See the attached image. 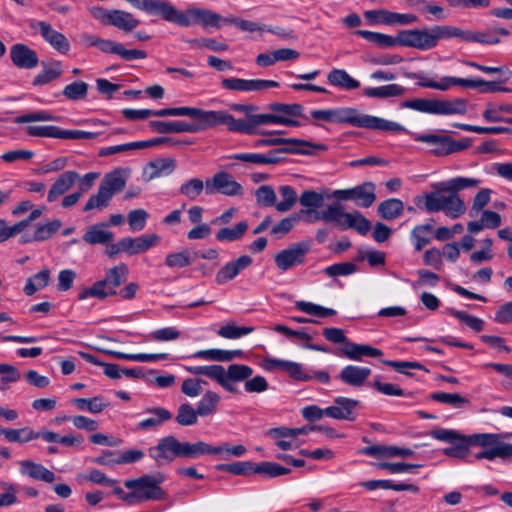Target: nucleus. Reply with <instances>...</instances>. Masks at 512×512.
Instances as JSON below:
<instances>
[{
  "label": "nucleus",
  "mask_w": 512,
  "mask_h": 512,
  "mask_svg": "<svg viewBox=\"0 0 512 512\" xmlns=\"http://www.w3.org/2000/svg\"><path fill=\"white\" fill-rule=\"evenodd\" d=\"M98 48L103 53L116 54L126 61L145 59L147 57V53L144 50L126 49L121 43H117L113 40L101 38Z\"/></svg>",
  "instance_id": "obj_24"
},
{
  "label": "nucleus",
  "mask_w": 512,
  "mask_h": 512,
  "mask_svg": "<svg viewBox=\"0 0 512 512\" xmlns=\"http://www.w3.org/2000/svg\"><path fill=\"white\" fill-rule=\"evenodd\" d=\"M50 270L48 268L42 269L40 272L28 278L24 292L26 295L31 296L38 290L45 288L49 284Z\"/></svg>",
  "instance_id": "obj_46"
},
{
  "label": "nucleus",
  "mask_w": 512,
  "mask_h": 512,
  "mask_svg": "<svg viewBox=\"0 0 512 512\" xmlns=\"http://www.w3.org/2000/svg\"><path fill=\"white\" fill-rule=\"evenodd\" d=\"M10 59L14 66L20 69H34L39 64L36 51L23 43H16L11 46Z\"/></svg>",
  "instance_id": "obj_17"
},
{
  "label": "nucleus",
  "mask_w": 512,
  "mask_h": 512,
  "mask_svg": "<svg viewBox=\"0 0 512 512\" xmlns=\"http://www.w3.org/2000/svg\"><path fill=\"white\" fill-rule=\"evenodd\" d=\"M220 403V396L213 391H206L201 400L197 403V412L199 416L205 417L212 415L216 412L217 407Z\"/></svg>",
  "instance_id": "obj_41"
},
{
  "label": "nucleus",
  "mask_w": 512,
  "mask_h": 512,
  "mask_svg": "<svg viewBox=\"0 0 512 512\" xmlns=\"http://www.w3.org/2000/svg\"><path fill=\"white\" fill-rule=\"evenodd\" d=\"M334 404L326 408V416L337 420L354 421L356 419L358 400L340 396L334 399Z\"/></svg>",
  "instance_id": "obj_19"
},
{
  "label": "nucleus",
  "mask_w": 512,
  "mask_h": 512,
  "mask_svg": "<svg viewBox=\"0 0 512 512\" xmlns=\"http://www.w3.org/2000/svg\"><path fill=\"white\" fill-rule=\"evenodd\" d=\"M19 466L22 475H26L34 480L52 483L56 478L52 471L32 460H22L19 462Z\"/></svg>",
  "instance_id": "obj_27"
},
{
  "label": "nucleus",
  "mask_w": 512,
  "mask_h": 512,
  "mask_svg": "<svg viewBox=\"0 0 512 512\" xmlns=\"http://www.w3.org/2000/svg\"><path fill=\"white\" fill-rule=\"evenodd\" d=\"M174 116H187L197 120V123L193 124L196 132L219 125H225L231 132L238 133L240 129L238 127V119L224 110L214 111L194 107H174Z\"/></svg>",
  "instance_id": "obj_3"
},
{
  "label": "nucleus",
  "mask_w": 512,
  "mask_h": 512,
  "mask_svg": "<svg viewBox=\"0 0 512 512\" xmlns=\"http://www.w3.org/2000/svg\"><path fill=\"white\" fill-rule=\"evenodd\" d=\"M445 192H435L426 193L424 195V206L423 208L427 212H438L442 211L444 208V203L447 195H444Z\"/></svg>",
  "instance_id": "obj_62"
},
{
  "label": "nucleus",
  "mask_w": 512,
  "mask_h": 512,
  "mask_svg": "<svg viewBox=\"0 0 512 512\" xmlns=\"http://www.w3.org/2000/svg\"><path fill=\"white\" fill-rule=\"evenodd\" d=\"M327 80L332 86L348 91L360 87V82L350 76L344 69H332L327 75Z\"/></svg>",
  "instance_id": "obj_34"
},
{
  "label": "nucleus",
  "mask_w": 512,
  "mask_h": 512,
  "mask_svg": "<svg viewBox=\"0 0 512 512\" xmlns=\"http://www.w3.org/2000/svg\"><path fill=\"white\" fill-rule=\"evenodd\" d=\"M204 190L205 182L199 178H192L180 186L179 193L189 200H195L202 194Z\"/></svg>",
  "instance_id": "obj_54"
},
{
  "label": "nucleus",
  "mask_w": 512,
  "mask_h": 512,
  "mask_svg": "<svg viewBox=\"0 0 512 512\" xmlns=\"http://www.w3.org/2000/svg\"><path fill=\"white\" fill-rule=\"evenodd\" d=\"M405 93V88L399 84H388L380 87H366L363 89V95L369 98H389L401 96Z\"/></svg>",
  "instance_id": "obj_38"
},
{
  "label": "nucleus",
  "mask_w": 512,
  "mask_h": 512,
  "mask_svg": "<svg viewBox=\"0 0 512 512\" xmlns=\"http://www.w3.org/2000/svg\"><path fill=\"white\" fill-rule=\"evenodd\" d=\"M222 88L238 92H262L270 88H278L279 82L266 79L224 78Z\"/></svg>",
  "instance_id": "obj_11"
},
{
  "label": "nucleus",
  "mask_w": 512,
  "mask_h": 512,
  "mask_svg": "<svg viewBox=\"0 0 512 512\" xmlns=\"http://www.w3.org/2000/svg\"><path fill=\"white\" fill-rule=\"evenodd\" d=\"M311 116L315 120L349 124L358 128L392 132L406 131V129L399 123L364 114L359 110L350 107L327 110H312Z\"/></svg>",
  "instance_id": "obj_1"
},
{
  "label": "nucleus",
  "mask_w": 512,
  "mask_h": 512,
  "mask_svg": "<svg viewBox=\"0 0 512 512\" xmlns=\"http://www.w3.org/2000/svg\"><path fill=\"white\" fill-rule=\"evenodd\" d=\"M221 380H218V384L226 391L231 393H237V388L233 385V382H242L250 378L253 374V369L245 364H231L225 369L222 366Z\"/></svg>",
  "instance_id": "obj_15"
},
{
  "label": "nucleus",
  "mask_w": 512,
  "mask_h": 512,
  "mask_svg": "<svg viewBox=\"0 0 512 512\" xmlns=\"http://www.w3.org/2000/svg\"><path fill=\"white\" fill-rule=\"evenodd\" d=\"M308 246L305 243H295L290 247L281 250L275 255L274 261L277 268L287 271L305 262Z\"/></svg>",
  "instance_id": "obj_13"
},
{
  "label": "nucleus",
  "mask_w": 512,
  "mask_h": 512,
  "mask_svg": "<svg viewBox=\"0 0 512 512\" xmlns=\"http://www.w3.org/2000/svg\"><path fill=\"white\" fill-rule=\"evenodd\" d=\"M431 399L454 408H461L469 404V400L458 393L436 392L431 395Z\"/></svg>",
  "instance_id": "obj_58"
},
{
  "label": "nucleus",
  "mask_w": 512,
  "mask_h": 512,
  "mask_svg": "<svg viewBox=\"0 0 512 512\" xmlns=\"http://www.w3.org/2000/svg\"><path fill=\"white\" fill-rule=\"evenodd\" d=\"M128 272L129 270L127 265L121 263L113 268H110L106 272V277L105 279H103V281H105V284L107 285V287H109L110 290H115L123 282L126 281Z\"/></svg>",
  "instance_id": "obj_43"
},
{
  "label": "nucleus",
  "mask_w": 512,
  "mask_h": 512,
  "mask_svg": "<svg viewBox=\"0 0 512 512\" xmlns=\"http://www.w3.org/2000/svg\"><path fill=\"white\" fill-rule=\"evenodd\" d=\"M175 168V162L168 158H159L151 161L145 167V174L148 175V179L158 178L164 175L170 174Z\"/></svg>",
  "instance_id": "obj_36"
},
{
  "label": "nucleus",
  "mask_w": 512,
  "mask_h": 512,
  "mask_svg": "<svg viewBox=\"0 0 512 512\" xmlns=\"http://www.w3.org/2000/svg\"><path fill=\"white\" fill-rule=\"evenodd\" d=\"M92 15L104 25H111L119 30L129 32L135 29L140 21L132 13L119 9L95 8Z\"/></svg>",
  "instance_id": "obj_6"
},
{
  "label": "nucleus",
  "mask_w": 512,
  "mask_h": 512,
  "mask_svg": "<svg viewBox=\"0 0 512 512\" xmlns=\"http://www.w3.org/2000/svg\"><path fill=\"white\" fill-rule=\"evenodd\" d=\"M109 224L100 222L87 228L83 241L89 245H108L114 240V233L108 230Z\"/></svg>",
  "instance_id": "obj_26"
},
{
  "label": "nucleus",
  "mask_w": 512,
  "mask_h": 512,
  "mask_svg": "<svg viewBox=\"0 0 512 512\" xmlns=\"http://www.w3.org/2000/svg\"><path fill=\"white\" fill-rule=\"evenodd\" d=\"M193 262L191 253L187 250L168 254L165 258V265L170 268H184Z\"/></svg>",
  "instance_id": "obj_64"
},
{
  "label": "nucleus",
  "mask_w": 512,
  "mask_h": 512,
  "mask_svg": "<svg viewBox=\"0 0 512 512\" xmlns=\"http://www.w3.org/2000/svg\"><path fill=\"white\" fill-rule=\"evenodd\" d=\"M89 85L81 80L74 81L64 87L62 95L71 101L84 100L88 94Z\"/></svg>",
  "instance_id": "obj_51"
},
{
  "label": "nucleus",
  "mask_w": 512,
  "mask_h": 512,
  "mask_svg": "<svg viewBox=\"0 0 512 512\" xmlns=\"http://www.w3.org/2000/svg\"><path fill=\"white\" fill-rule=\"evenodd\" d=\"M375 189L373 182H364L349 189L335 190L333 197L337 200H353L358 206L368 208L376 200Z\"/></svg>",
  "instance_id": "obj_8"
},
{
  "label": "nucleus",
  "mask_w": 512,
  "mask_h": 512,
  "mask_svg": "<svg viewBox=\"0 0 512 512\" xmlns=\"http://www.w3.org/2000/svg\"><path fill=\"white\" fill-rule=\"evenodd\" d=\"M412 135L415 141L435 146L432 150L435 155H448L453 152L461 151L469 146V143L456 142L450 137L437 134L419 135L412 133Z\"/></svg>",
  "instance_id": "obj_12"
},
{
  "label": "nucleus",
  "mask_w": 512,
  "mask_h": 512,
  "mask_svg": "<svg viewBox=\"0 0 512 512\" xmlns=\"http://www.w3.org/2000/svg\"><path fill=\"white\" fill-rule=\"evenodd\" d=\"M295 307L304 313L316 317H328L334 316L336 314V311L334 309L325 308L320 305L306 301H297Z\"/></svg>",
  "instance_id": "obj_59"
},
{
  "label": "nucleus",
  "mask_w": 512,
  "mask_h": 512,
  "mask_svg": "<svg viewBox=\"0 0 512 512\" xmlns=\"http://www.w3.org/2000/svg\"><path fill=\"white\" fill-rule=\"evenodd\" d=\"M205 192L208 195L219 193L233 197L242 195L243 187L240 183L234 180L232 175L221 171L205 181Z\"/></svg>",
  "instance_id": "obj_9"
},
{
  "label": "nucleus",
  "mask_w": 512,
  "mask_h": 512,
  "mask_svg": "<svg viewBox=\"0 0 512 512\" xmlns=\"http://www.w3.org/2000/svg\"><path fill=\"white\" fill-rule=\"evenodd\" d=\"M116 290H110L109 287L105 284V281L99 280L96 281L91 287L87 289H83L79 295L78 298L80 300H84L88 297H94L100 300H104L108 296L116 295Z\"/></svg>",
  "instance_id": "obj_47"
},
{
  "label": "nucleus",
  "mask_w": 512,
  "mask_h": 512,
  "mask_svg": "<svg viewBox=\"0 0 512 512\" xmlns=\"http://www.w3.org/2000/svg\"><path fill=\"white\" fill-rule=\"evenodd\" d=\"M165 480L163 474L144 475L137 479H129L124 482L126 488L132 490L128 499H134L135 504L150 500H161L165 492L160 484Z\"/></svg>",
  "instance_id": "obj_4"
},
{
  "label": "nucleus",
  "mask_w": 512,
  "mask_h": 512,
  "mask_svg": "<svg viewBox=\"0 0 512 512\" xmlns=\"http://www.w3.org/2000/svg\"><path fill=\"white\" fill-rule=\"evenodd\" d=\"M79 355L88 363L102 366L104 368V374L111 378V379H119L122 376V369H120V366L118 364L113 363H104L100 360H98L94 355L86 353V352H80Z\"/></svg>",
  "instance_id": "obj_52"
},
{
  "label": "nucleus",
  "mask_w": 512,
  "mask_h": 512,
  "mask_svg": "<svg viewBox=\"0 0 512 512\" xmlns=\"http://www.w3.org/2000/svg\"><path fill=\"white\" fill-rule=\"evenodd\" d=\"M133 7L151 15H159L164 20L172 19L171 13H175L173 5L165 0H126Z\"/></svg>",
  "instance_id": "obj_20"
},
{
  "label": "nucleus",
  "mask_w": 512,
  "mask_h": 512,
  "mask_svg": "<svg viewBox=\"0 0 512 512\" xmlns=\"http://www.w3.org/2000/svg\"><path fill=\"white\" fill-rule=\"evenodd\" d=\"M365 455L372 457H411L414 451L409 448H400L397 446L372 445L361 450Z\"/></svg>",
  "instance_id": "obj_31"
},
{
  "label": "nucleus",
  "mask_w": 512,
  "mask_h": 512,
  "mask_svg": "<svg viewBox=\"0 0 512 512\" xmlns=\"http://www.w3.org/2000/svg\"><path fill=\"white\" fill-rule=\"evenodd\" d=\"M467 112V100L455 98L452 100L434 99V114L437 115H463Z\"/></svg>",
  "instance_id": "obj_30"
},
{
  "label": "nucleus",
  "mask_w": 512,
  "mask_h": 512,
  "mask_svg": "<svg viewBox=\"0 0 512 512\" xmlns=\"http://www.w3.org/2000/svg\"><path fill=\"white\" fill-rule=\"evenodd\" d=\"M112 198L113 197L110 194H108L103 188L99 186L97 193L91 195L87 200L85 206L83 207V211L86 212L93 209L102 210L109 205Z\"/></svg>",
  "instance_id": "obj_56"
},
{
  "label": "nucleus",
  "mask_w": 512,
  "mask_h": 512,
  "mask_svg": "<svg viewBox=\"0 0 512 512\" xmlns=\"http://www.w3.org/2000/svg\"><path fill=\"white\" fill-rule=\"evenodd\" d=\"M482 183L480 179L469 177H456L433 185L438 192L449 193L446 196L443 212L451 219H457L466 211L464 201L457 192L471 187H477Z\"/></svg>",
  "instance_id": "obj_2"
},
{
  "label": "nucleus",
  "mask_w": 512,
  "mask_h": 512,
  "mask_svg": "<svg viewBox=\"0 0 512 512\" xmlns=\"http://www.w3.org/2000/svg\"><path fill=\"white\" fill-rule=\"evenodd\" d=\"M371 375V369L368 367L347 365L339 373V379L346 385L352 387H362Z\"/></svg>",
  "instance_id": "obj_25"
},
{
  "label": "nucleus",
  "mask_w": 512,
  "mask_h": 512,
  "mask_svg": "<svg viewBox=\"0 0 512 512\" xmlns=\"http://www.w3.org/2000/svg\"><path fill=\"white\" fill-rule=\"evenodd\" d=\"M286 143H296L301 145L300 148L292 150L293 152L300 154H312V151L309 148H314L318 151L327 150V146L324 144H313L311 142L296 138H262L255 141L254 147L259 148L264 146H276Z\"/></svg>",
  "instance_id": "obj_21"
},
{
  "label": "nucleus",
  "mask_w": 512,
  "mask_h": 512,
  "mask_svg": "<svg viewBox=\"0 0 512 512\" xmlns=\"http://www.w3.org/2000/svg\"><path fill=\"white\" fill-rule=\"evenodd\" d=\"M355 33L368 40L369 42L375 43L381 47H394L396 45H400L399 34L397 37H392L386 34L371 32L367 30H358Z\"/></svg>",
  "instance_id": "obj_45"
},
{
  "label": "nucleus",
  "mask_w": 512,
  "mask_h": 512,
  "mask_svg": "<svg viewBox=\"0 0 512 512\" xmlns=\"http://www.w3.org/2000/svg\"><path fill=\"white\" fill-rule=\"evenodd\" d=\"M232 159L246 163H253L258 165H274L280 161L276 155V151H270L267 154L261 153H238L231 156Z\"/></svg>",
  "instance_id": "obj_35"
},
{
  "label": "nucleus",
  "mask_w": 512,
  "mask_h": 512,
  "mask_svg": "<svg viewBox=\"0 0 512 512\" xmlns=\"http://www.w3.org/2000/svg\"><path fill=\"white\" fill-rule=\"evenodd\" d=\"M268 108L271 111L277 112L276 116L282 117L287 121L294 124H285L286 126L298 127L300 122L292 119L293 117H303V106L300 104H283V103H270Z\"/></svg>",
  "instance_id": "obj_28"
},
{
  "label": "nucleus",
  "mask_w": 512,
  "mask_h": 512,
  "mask_svg": "<svg viewBox=\"0 0 512 512\" xmlns=\"http://www.w3.org/2000/svg\"><path fill=\"white\" fill-rule=\"evenodd\" d=\"M150 413L154 414V417L144 419L137 424L138 430H148L160 426L163 422L168 421L172 418V414L164 408H153L149 410Z\"/></svg>",
  "instance_id": "obj_44"
},
{
  "label": "nucleus",
  "mask_w": 512,
  "mask_h": 512,
  "mask_svg": "<svg viewBox=\"0 0 512 512\" xmlns=\"http://www.w3.org/2000/svg\"><path fill=\"white\" fill-rule=\"evenodd\" d=\"M216 469L234 475H251L255 474L256 463L250 461H243L229 464H218L216 466Z\"/></svg>",
  "instance_id": "obj_53"
},
{
  "label": "nucleus",
  "mask_w": 512,
  "mask_h": 512,
  "mask_svg": "<svg viewBox=\"0 0 512 512\" xmlns=\"http://www.w3.org/2000/svg\"><path fill=\"white\" fill-rule=\"evenodd\" d=\"M285 373L295 381L309 382L315 380L321 384L330 382V374L327 371L306 369L302 364L294 361H290Z\"/></svg>",
  "instance_id": "obj_18"
},
{
  "label": "nucleus",
  "mask_w": 512,
  "mask_h": 512,
  "mask_svg": "<svg viewBox=\"0 0 512 512\" xmlns=\"http://www.w3.org/2000/svg\"><path fill=\"white\" fill-rule=\"evenodd\" d=\"M125 184L126 180L121 172L114 171L107 174L99 186L113 197L116 193L123 190Z\"/></svg>",
  "instance_id": "obj_50"
},
{
  "label": "nucleus",
  "mask_w": 512,
  "mask_h": 512,
  "mask_svg": "<svg viewBox=\"0 0 512 512\" xmlns=\"http://www.w3.org/2000/svg\"><path fill=\"white\" fill-rule=\"evenodd\" d=\"M238 133L253 135L256 134V129L260 125L265 124H292L282 117H278L275 114L263 113L249 115L246 119H238Z\"/></svg>",
  "instance_id": "obj_16"
},
{
  "label": "nucleus",
  "mask_w": 512,
  "mask_h": 512,
  "mask_svg": "<svg viewBox=\"0 0 512 512\" xmlns=\"http://www.w3.org/2000/svg\"><path fill=\"white\" fill-rule=\"evenodd\" d=\"M433 220L430 223L417 225L411 232V239L416 251L422 250L431 241V238L427 236L433 230Z\"/></svg>",
  "instance_id": "obj_49"
},
{
  "label": "nucleus",
  "mask_w": 512,
  "mask_h": 512,
  "mask_svg": "<svg viewBox=\"0 0 512 512\" xmlns=\"http://www.w3.org/2000/svg\"><path fill=\"white\" fill-rule=\"evenodd\" d=\"M79 178L80 175L76 171L70 170L60 174L48 191L47 201L55 202L60 196L69 191Z\"/></svg>",
  "instance_id": "obj_23"
},
{
  "label": "nucleus",
  "mask_w": 512,
  "mask_h": 512,
  "mask_svg": "<svg viewBox=\"0 0 512 512\" xmlns=\"http://www.w3.org/2000/svg\"><path fill=\"white\" fill-rule=\"evenodd\" d=\"M404 210V203L397 198H391L381 202L378 205V214L385 220H393L398 218Z\"/></svg>",
  "instance_id": "obj_39"
},
{
  "label": "nucleus",
  "mask_w": 512,
  "mask_h": 512,
  "mask_svg": "<svg viewBox=\"0 0 512 512\" xmlns=\"http://www.w3.org/2000/svg\"><path fill=\"white\" fill-rule=\"evenodd\" d=\"M305 213L307 215H313L314 221L323 220L325 222H340V219H343L345 212H343V207L339 203H334L329 205L325 210L321 212H315L312 209H309L305 211Z\"/></svg>",
  "instance_id": "obj_42"
},
{
  "label": "nucleus",
  "mask_w": 512,
  "mask_h": 512,
  "mask_svg": "<svg viewBox=\"0 0 512 512\" xmlns=\"http://www.w3.org/2000/svg\"><path fill=\"white\" fill-rule=\"evenodd\" d=\"M29 27L34 33H39L43 40L60 54H67L70 50V42L61 32L55 30L46 21L30 20Z\"/></svg>",
  "instance_id": "obj_7"
},
{
  "label": "nucleus",
  "mask_w": 512,
  "mask_h": 512,
  "mask_svg": "<svg viewBox=\"0 0 512 512\" xmlns=\"http://www.w3.org/2000/svg\"><path fill=\"white\" fill-rule=\"evenodd\" d=\"M148 453L159 466L168 464L181 457V442L174 436H166L160 439L156 446L150 447Z\"/></svg>",
  "instance_id": "obj_10"
},
{
  "label": "nucleus",
  "mask_w": 512,
  "mask_h": 512,
  "mask_svg": "<svg viewBox=\"0 0 512 512\" xmlns=\"http://www.w3.org/2000/svg\"><path fill=\"white\" fill-rule=\"evenodd\" d=\"M175 13H171L172 19L168 22L175 23L177 25L188 27L193 23H200L203 26H211L220 28L222 17L208 9L202 8H189L185 12L179 11L173 6Z\"/></svg>",
  "instance_id": "obj_5"
},
{
  "label": "nucleus",
  "mask_w": 512,
  "mask_h": 512,
  "mask_svg": "<svg viewBox=\"0 0 512 512\" xmlns=\"http://www.w3.org/2000/svg\"><path fill=\"white\" fill-rule=\"evenodd\" d=\"M280 195L282 196V201L276 204V209L279 212L289 211L295 204L297 200V193L293 187L288 185H283L279 188Z\"/></svg>",
  "instance_id": "obj_63"
},
{
  "label": "nucleus",
  "mask_w": 512,
  "mask_h": 512,
  "mask_svg": "<svg viewBox=\"0 0 512 512\" xmlns=\"http://www.w3.org/2000/svg\"><path fill=\"white\" fill-rule=\"evenodd\" d=\"M400 45L426 51L435 48L433 31L431 29L403 30L399 32Z\"/></svg>",
  "instance_id": "obj_14"
},
{
  "label": "nucleus",
  "mask_w": 512,
  "mask_h": 512,
  "mask_svg": "<svg viewBox=\"0 0 512 512\" xmlns=\"http://www.w3.org/2000/svg\"><path fill=\"white\" fill-rule=\"evenodd\" d=\"M341 224L345 229L353 228L361 235L367 234L371 228L370 221L358 211L344 213Z\"/></svg>",
  "instance_id": "obj_37"
},
{
  "label": "nucleus",
  "mask_w": 512,
  "mask_h": 512,
  "mask_svg": "<svg viewBox=\"0 0 512 512\" xmlns=\"http://www.w3.org/2000/svg\"><path fill=\"white\" fill-rule=\"evenodd\" d=\"M124 252L128 255H136L148 251L160 242L157 234H147L139 237L122 238Z\"/></svg>",
  "instance_id": "obj_22"
},
{
  "label": "nucleus",
  "mask_w": 512,
  "mask_h": 512,
  "mask_svg": "<svg viewBox=\"0 0 512 512\" xmlns=\"http://www.w3.org/2000/svg\"><path fill=\"white\" fill-rule=\"evenodd\" d=\"M342 355L350 360L361 361L363 357H379L382 355L380 349L369 345L348 342L341 349Z\"/></svg>",
  "instance_id": "obj_29"
},
{
  "label": "nucleus",
  "mask_w": 512,
  "mask_h": 512,
  "mask_svg": "<svg viewBox=\"0 0 512 512\" xmlns=\"http://www.w3.org/2000/svg\"><path fill=\"white\" fill-rule=\"evenodd\" d=\"M122 113L129 120H139V119H146L151 116H155V117L174 116V108H164V109H160V110L124 109Z\"/></svg>",
  "instance_id": "obj_48"
},
{
  "label": "nucleus",
  "mask_w": 512,
  "mask_h": 512,
  "mask_svg": "<svg viewBox=\"0 0 512 512\" xmlns=\"http://www.w3.org/2000/svg\"><path fill=\"white\" fill-rule=\"evenodd\" d=\"M149 127L157 133L168 134V133H195L196 128L193 124L185 123L182 121H150Z\"/></svg>",
  "instance_id": "obj_33"
},
{
  "label": "nucleus",
  "mask_w": 512,
  "mask_h": 512,
  "mask_svg": "<svg viewBox=\"0 0 512 512\" xmlns=\"http://www.w3.org/2000/svg\"><path fill=\"white\" fill-rule=\"evenodd\" d=\"M291 470L275 462H261L256 464L255 473L266 475L270 478L289 474Z\"/></svg>",
  "instance_id": "obj_60"
},
{
  "label": "nucleus",
  "mask_w": 512,
  "mask_h": 512,
  "mask_svg": "<svg viewBox=\"0 0 512 512\" xmlns=\"http://www.w3.org/2000/svg\"><path fill=\"white\" fill-rule=\"evenodd\" d=\"M42 70L33 78L32 84L34 86L46 85L61 77L63 70L62 64L58 60L49 63H42Z\"/></svg>",
  "instance_id": "obj_32"
},
{
  "label": "nucleus",
  "mask_w": 512,
  "mask_h": 512,
  "mask_svg": "<svg viewBox=\"0 0 512 512\" xmlns=\"http://www.w3.org/2000/svg\"><path fill=\"white\" fill-rule=\"evenodd\" d=\"M248 229V223L246 221H241L237 223L234 227H224L219 229L215 238L219 242H233L241 239Z\"/></svg>",
  "instance_id": "obj_40"
},
{
  "label": "nucleus",
  "mask_w": 512,
  "mask_h": 512,
  "mask_svg": "<svg viewBox=\"0 0 512 512\" xmlns=\"http://www.w3.org/2000/svg\"><path fill=\"white\" fill-rule=\"evenodd\" d=\"M61 225L62 222L59 219L38 225L32 236V240L39 242L50 239L61 228Z\"/></svg>",
  "instance_id": "obj_57"
},
{
  "label": "nucleus",
  "mask_w": 512,
  "mask_h": 512,
  "mask_svg": "<svg viewBox=\"0 0 512 512\" xmlns=\"http://www.w3.org/2000/svg\"><path fill=\"white\" fill-rule=\"evenodd\" d=\"M448 312L475 332H481L484 328V321L481 318L453 308H450Z\"/></svg>",
  "instance_id": "obj_61"
},
{
  "label": "nucleus",
  "mask_w": 512,
  "mask_h": 512,
  "mask_svg": "<svg viewBox=\"0 0 512 512\" xmlns=\"http://www.w3.org/2000/svg\"><path fill=\"white\" fill-rule=\"evenodd\" d=\"M198 416L197 409L189 403H184L178 407L176 421L181 426H192L197 423Z\"/></svg>",
  "instance_id": "obj_55"
}]
</instances>
